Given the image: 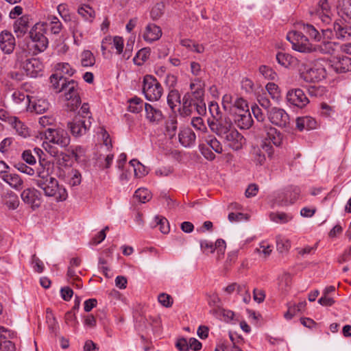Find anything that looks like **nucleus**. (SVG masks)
<instances>
[{
    "mask_svg": "<svg viewBox=\"0 0 351 351\" xmlns=\"http://www.w3.org/2000/svg\"><path fill=\"white\" fill-rule=\"evenodd\" d=\"M300 77L306 82H315L322 80L326 77V71L324 66L317 63L311 65L304 61L298 66Z\"/></svg>",
    "mask_w": 351,
    "mask_h": 351,
    "instance_id": "nucleus-1",
    "label": "nucleus"
},
{
    "mask_svg": "<svg viewBox=\"0 0 351 351\" xmlns=\"http://www.w3.org/2000/svg\"><path fill=\"white\" fill-rule=\"evenodd\" d=\"M36 185L43 191L45 196L53 197L57 202L64 201L68 197L66 189L60 185L55 178L39 182Z\"/></svg>",
    "mask_w": 351,
    "mask_h": 351,
    "instance_id": "nucleus-2",
    "label": "nucleus"
},
{
    "mask_svg": "<svg viewBox=\"0 0 351 351\" xmlns=\"http://www.w3.org/2000/svg\"><path fill=\"white\" fill-rule=\"evenodd\" d=\"M143 93L149 101H158L163 93V88L158 80L150 75L143 77Z\"/></svg>",
    "mask_w": 351,
    "mask_h": 351,
    "instance_id": "nucleus-3",
    "label": "nucleus"
},
{
    "mask_svg": "<svg viewBox=\"0 0 351 351\" xmlns=\"http://www.w3.org/2000/svg\"><path fill=\"white\" fill-rule=\"evenodd\" d=\"M304 32L293 31L287 35V38L292 44L294 50L302 53L311 52L312 44Z\"/></svg>",
    "mask_w": 351,
    "mask_h": 351,
    "instance_id": "nucleus-4",
    "label": "nucleus"
},
{
    "mask_svg": "<svg viewBox=\"0 0 351 351\" xmlns=\"http://www.w3.org/2000/svg\"><path fill=\"white\" fill-rule=\"evenodd\" d=\"M45 23H36L29 32V37L34 43V48L38 52L44 51L48 46V40L44 35Z\"/></svg>",
    "mask_w": 351,
    "mask_h": 351,
    "instance_id": "nucleus-5",
    "label": "nucleus"
},
{
    "mask_svg": "<svg viewBox=\"0 0 351 351\" xmlns=\"http://www.w3.org/2000/svg\"><path fill=\"white\" fill-rule=\"evenodd\" d=\"M53 163L45 159L39 158V165L35 170L36 177L34 182L36 184L39 182L47 180L53 178Z\"/></svg>",
    "mask_w": 351,
    "mask_h": 351,
    "instance_id": "nucleus-6",
    "label": "nucleus"
},
{
    "mask_svg": "<svg viewBox=\"0 0 351 351\" xmlns=\"http://www.w3.org/2000/svg\"><path fill=\"white\" fill-rule=\"evenodd\" d=\"M287 100L291 105L299 108H304L309 103V99L300 88L289 90L287 93Z\"/></svg>",
    "mask_w": 351,
    "mask_h": 351,
    "instance_id": "nucleus-7",
    "label": "nucleus"
},
{
    "mask_svg": "<svg viewBox=\"0 0 351 351\" xmlns=\"http://www.w3.org/2000/svg\"><path fill=\"white\" fill-rule=\"evenodd\" d=\"M68 127L71 132H84L91 129L90 117L82 114L75 116L72 121L68 123Z\"/></svg>",
    "mask_w": 351,
    "mask_h": 351,
    "instance_id": "nucleus-8",
    "label": "nucleus"
},
{
    "mask_svg": "<svg viewBox=\"0 0 351 351\" xmlns=\"http://www.w3.org/2000/svg\"><path fill=\"white\" fill-rule=\"evenodd\" d=\"M22 200L31 206L33 209L37 208L41 204V194L40 193L34 189L28 188L25 189L21 194Z\"/></svg>",
    "mask_w": 351,
    "mask_h": 351,
    "instance_id": "nucleus-9",
    "label": "nucleus"
},
{
    "mask_svg": "<svg viewBox=\"0 0 351 351\" xmlns=\"http://www.w3.org/2000/svg\"><path fill=\"white\" fill-rule=\"evenodd\" d=\"M333 31L337 39L343 41L351 40V26L346 24L343 20L339 19L335 21Z\"/></svg>",
    "mask_w": 351,
    "mask_h": 351,
    "instance_id": "nucleus-10",
    "label": "nucleus"
},
{
    "mask_svg": "<svg viewBox=\"0 0 351 351\" xmlns=\"http://www.w3.org/2000/svg\"><path fill=\"white\" fill-rule=\"evenodd\" d=\"M267 137H264L261 144V147L267 153L268 157L273 154L271 143L276 146H280L282 140V133H266Z\"/></svg>",
    "mask_w": 351,
    "mask_h": 351,
    "instance_id": "nucleus-11",
    "label": "nucleus"
},
{
    "mask_svg": "<svg viewBox=\"0 0 351 351\" xmlns=\"http://www.w3.org/2000/svg\"><path fill=\"white\" fill-rule=\"evenodd\" d=\"M16 47V40L12 34L7 30L0 34V49L5 54L13 53Z\"/></svg>",
    "mask_w": 351,
    "mask_h": 351,
    "instance_id": "nucleus-12",
    "label": "nucleus"
},
{
    "mask_svg": "<svg viewBox=\"0 0 351 351\" xmlns=\"http://www.w3.org/2000/svg\"><path fill=\"white\" fill-rule=\"evenodd\" d=\"M22 69L26 75L30 77H36L43 71V64L38 58L27 59Z\"/></svg>",
    "mask_w": 351,
    "mask_h": 351,
    "instance_id": "nucleus-13",
    "label": "nucleus"
},
{
    "mask_svg": "<svg viewBox=\"0 0 351 351\" xmlns=\"http://www.w3.org/2000/svg\"><path fill=\"white\" fill-rule=\"evenodd\" d=\"M268 117L271 123L280 128L285 127L289 121V115L280 108H273L267 112Z\"/></svg>",
    "mask_w": 351,
    "mask_h": 351,
    "instance_id": "nucleus-14",
    "label": "nucleus"
},
{
    "mask_svg": "<svg viewBox=\"0 0 351 351\" xmlns=\"http://www.w3.org/2000/svg\"><path fill=\"white\" fill-rule=\"evenodd\" d=\"M331 68L337 73H344L351 71V58L346 56L335 57L330 60Z\"/></svg>",
    "mask_w": 351,
    "mask_h": 351,
    "instance_id": "nucleus-15",
    "label": "nucleus"
},
{
    "mask_svg": "<svg viewBox=\"0 0 351 351\" xmlns=\"http://www.w3.org/2000/svg\"><path fill=\"white\" fill-rule=\"evenodd\" d=\"M209 126L213 132H237V129L233 128V123L230 118L221 117L215 120L212 121L209 123Z\"/></svg>",
    "mask_w": 351,
    "mask_h": 351,
    "instance_id": "nucleus-16",
    "label": "nucleus"
},
{
    "mask_svg": "<svg viewBox=\"0 0 351 351\" xmlns=\"http://www.w3.org/2000/svg\"><path fill=\"white\" fill-rule=\"evenodd\" d=\"M330 6L328 0H320L315 12L311 11V14H315L321 19L323 23H329L330 19Z\"/></svg>",
    "mask_w": 351,
    "mask_h": 351,
    "instance_id": "nucleus-17",
    "label": "nucleus"
},
{
    "mask_svg": "<svg viewBox=\"0 0 351 351\" xmlns=\"http://www.w3.org/2000/svg\"><path fill=\"white\" fill-rule=\"evenodd\" d=\"M276 60L278 63L285 68H295L298 70V66L302 60L293 57L289 53L278 52L276 54Z\"/></svg>",
    "mask_w": 351,
    "mask_h": 351,
    "instance_id": "nucleus-18",
    "label": "nucleus"
},
{
    "mask_svg": "<svg viewBox=\"0 0 351 351\" xmlns=\"http://www.w3.org/2000/svg\"><path fill=\"white\" fill-rule=\"evenodd\" d=\"M45 138L53 145L65 147L70 143V136L68 133H44Z\"/></svg>",
    "mask_w": 351,
    "mask_h": 351,
    "instance_id": "nucleus-19",
    "label": "nucleus"
},
{
    "mask_svg": "<svg viewBox=\"0 0 351 351\" xmlns=\"http://www.w3.org/2000/svg\"><path fill=\"white\" fill-rule=\"evenodd\" d=\"M162 36V29L161 28L154 24L149 23L145 29V32L143 34V39L149 43H152L154 41L158 40Z\"/></svg>",
    "mask_w": 351,
    "mask_h": 351,
    "instance_id": "nucleus-20",
    "label": "nucleus"
},
{
    "mask_svg": "<svg viewBox=\"0 0 351 351\" xmlns=\"http://www.w3.org/2000/svg\"><path fill=\"white\" fill-rule=\"evenodd\" d=\"M224 135L228 145L234 150L241 149L245 142L241 133H222Z\"/></svg>",
    "mask_w": 351,
    "mask_h": 351,
    "instance_id": "nucleus-21",
    "label": "nucleus"
},
{
    "mask_svg": "<svg viewBox=\"0 0 351 351\" xmlns=\"http://www.w3.org/2000/svg\"><path fill=\"white\" fill-rule=\"evenodd\" d=\"M195 101L191 97L189 93H186L182 99V106L179 108V112L181 116H190L193 109H195Z\"/></svg>",
    "mask_w": 351,
    "mask_h": 351,
    "instance_id": "nucleus-22",
    "label": "nucleus"
},
{
    "mask_svg": "<svg viewBox=\"0 0 351 351\" xmlns=\"http://www.w3.org/2000/svg\"><path fill=\"white\" fill-rule=\"evenodd\" d=\"M296 127L302 131L303 130H313L317 129L318 123L311 117H302L296 119Z\"/></svg>",
    "mask_w": 351,
    "mask_h": 351,
    "instance_id": "nucleus-23",
    "label": "nucleus"
},
{
    "mask_svg": "<svg viewBox=\"0 0 351 351\" xmlns=\"http://www.w3.org/2000/svg\"><path fill=\"white\" fill-rule=\"evenodd\" d=\"M204 83L199 78H197L190 84V88L192 90L191 97L195 101H204Z\"/></svg>",
    "mask_w": 351,
    "mask_h": 351,
    "instance_id": "nucleus-24",
    "label": "nucleus"
},
{
    "mask_svg": "<svg viewBox=\"0 0 351 351\" xmlns=\"http://www.w3.org/2000/svg\"><path fill=\"white\" fill-rule=\"evenodd\" d=\"M253 120L250 112L236 114L234 123L240 130H248L252 125Z\"/></svg>",
    "mask_w": 351,
    "mask_h": 351,
    "instance_id": "nucleus-25",
    "label": "nucleus"
},
{
    "mask_svg": "<svg viewBox=\"0 0 351 351\" xmlns=\"http://www.w3.org/2000/svg\"><path fill=\"white\" fill-rule=\"evenodd\" d=\"M338 44L331 41H323L320 44L313 45L312 51H318L321 53H332L337 48Z\"/></svg>",
    "mask_w": 351,
    "mask_h": 351,
    "instance_id": "nucleus-26",
    "label": "nucleus"
},
{
    "mask_svg": "<svg viewBox=\"0 0 351 351\" xmlns=\"http://www.w3.org/2000/svg\"><path fill=\"white\" fill-rule=\"evenodd\" d=\"M29 24V16L27 15L22 16L14 24V31L16 34L17 37H22L27 32Z\"/></svg>",
    "mask_w": 351,
    "mask_h": 351,
    "instance_id": "nucleus-27",
    "label": "nucleus"
},
{
    "mask_svg": "<svg viewBox=\"0 0 351 351\" xmlns=\"http://www.w3.org/2000/svg\"><path fill=\"white\" fill-rule=\"evenodd\" d=\"M49 103L45 99H38L34 102L29 103L27 106V110L36 114H42L48 110Z\"/></svg>",
    "mask_w": 351,
    "mask_h": 351,
    "instance_id": "nucleus-28",
    "label": "nucleus"
},
{
    "mask_svg": "<svg viewBox=\"0 0 351 351\" xmlns=\"http://www.w3.org/2000/svg\"><path fill=\"white\" fill-rule=\"evenodd\" d=\"M337 10L343 20H351V0H338Z\"/></svg>",
    "mask_w": 351,
    "mask_h": 351,
    "instance_id": "nucleus-29",
    "label": "nucleus"
},
{
    "mask_svg": "<svg viewBox=\"0 0 351 351\" xmlns=\"http://www.w3.org/2000/svg\"><path fill=\"white\" fill-rule=\"evenodd\" d=\"M60 90L64 92L65 98L75 95H79L78 84L73 80H67L61 84Z\"/></svg>",
    "mask_w": 351,
    "mask_h": 351,
    "instance_id": "nucleus-30",
    "label": "nucleus"
},
{
    "mask_svg": "<svg viewBox=\"0 0 351 351\" xmlns=\"http://www.w3.org/2000/svg\"><path fill=\"white\" fill-rule=\"evenodd\" d=\"M3 180L15 189L19 190L23 188V181L18 174L8 172L3 176Z\"/></svg>",
    "mask_w": 351,
    "mask_h": 351,
    "instance_id": "nucleus-31",
    "label": "nucleus"
},
{
    "mask_svg": "<svg viewBox=\"0 0 351 351\" xmlns=\"http://www.w3.org/2000/svg\"><path fill=\"white\" fill-rule=\"evenodd\" d=\"M300 29L311 40L319 41L322 38L321 34L319 31L311 24L302 23L300 25Z\"/></svg>",
    "mask_w": 351,
    "mask_h": 351,
    "instance_id": "nucleus-32",
    "label": "nucleus"
},
{
    "mask_svg": "<svg viewBox=\"0 0 351 351\" xmlns=\"http://www.w3.org/2000/svg\"><path fill=\"white\" fill-rule=\"evenodd\" d=\"M146 117L151 122L158 123L162 119V112L149 104H145Z\"/></svg>",
    "mask_w": 351,
    "mask_h": 351,
    "instance_id": "nucleus-33",
    "label": "nucleus"
},
{
    "mask_svg": "<svg viewBox=\"0 0 351 351\" xmlns=\"http://www.w3.org/2000/svg\"><path fill=\"white\" fill-rule=\"evenodd\" d=\"M232 110L230 112L234 113L235 114H243L249 112V107L247 101L243 98H238L235 100L232 106Z\"/></svg>",
    "mask_w": 351,
    "mask_h": 351,
    "instance_id": "nucleus-34",
    "label": "nucleus"
},
{
    "mask_svg": "<svg viewBox=\"0 0 351 351\" xmlns=\"http://www.w3.org/2000/svg\"><path fill=\"white\" fill-rule=\"evenodd\" d=\"M178 137L179 142L184 147L193 145L196 139L195 133H178Z\"/></svg>",
    "mask_w": 351,
    "mask_h": 351,
    "instance_id": "nucleus-35",
    "label": "nucleus"
},
{
    "mask_svg": "<svg viewBox=\"0 0 351 351\" xmlns=\"http://www.w3.org/2000/svg\"><path fill=\"white\" fill-rule=\"evenodd\" d=\"M180 94L178 90L173 89L169 91L167 96V104L171 110H174L178 104H180Z\"/></svg>",
    "mask_w": 351,
    "mask_h": 351,
    "instance_id": "nucleus-36",
    "label": "nucleus"
},
{
    "mask_svg": "<svg viewBox=\"0 0 351 351\" xmlns=\"http://www.w3.org/2000/svg\"><path fill=\"white\" fill-rule=\"evenodd\" d=\"M289 190H286L285 191H282L279 193L277 196L275 197L273 205H278V206H287L290 203V199H289Z\"/></svg>",
    "mask_w": 351,
    "mask_h": 351,
    "instance_id": "nucleus-37",
    "label": "nucleus"
},
{
    "mask_svg": "<svg viewBox=\"0 0 351 351\" xmlns=\"http://www.w3.org/2000/svg\"><path fill=\"white\" fill-rule=\"evenodd\" d=\"M50 81L56 92L60 93L62 92V90H60L61 84H62L63 82H66V78L64 77L61 73H55L50 77Z\"/></svg>",
    "mask_w": 351,
    "mask_h": 351,
    "instance_id": "nucleus-38",
    "label": "nucleus"
},
{
    "mask_svg": "<svg viewBox=\"0 0 351 351\" xmlns=\"http://www.w3.org/2000/svg\"><path fill=\"white\" fill-rule=\"evenodd\" d=\"M67 101L66 104V110L69 111H75L81 104L80 95H75L65 98Z\"/></svg>",
    "mask_w": 351,
    "mask_h": 351,
    "instance_id": "nucleus-39",
    "label": "nucleus"
},
{
    "mask_svg": "<svg viewBox=\"0 0 351 351\" xmlns=\"http://www.w3.org/2000/svg\"><path fill=\"white\" fill-rule=\"evenodd\" d=\"M14 102L16 104L24 103L27 106L31 103V99L28 95H25L21 90H15L12 95Z\"/></svg>",
    "mask_w": 351,
    "mask_h": 351,
    "instance_id": "nucleus-40",
    "label": "nucleus"
},
{
    "mask_svg": "<svg viewBox=\"0 0 351 351\" xmlns=\"http://www.w3.org/2000/svg\"><path fill=\"white\" fill-rule=\"evenodd\" d=\"M95 62V57L90 51L86 50L82 53L81 64L83 66H93Z\"/></svg>",
    "mask_w": 351,
    "mask_h": 351,
    "instance_id": "nucleus-41",
    "label": "nucleus"
},
{
    "mask_svg": "<svg viewBox=\"0 0 351 351\" xmlns=\"http://www.w3.org/2000/svg\"><path fill=\"white\" fill-rule=\"evenodd\" d=\"M3 203L9 210H15L19 207V200L16 195L10 194L4 198Z\"/></svg>",
    "mask_w": 351,
    "mask_h": 351,
    "instance_id": "nucleus-42",
    "label": "nucleus"
},
{
    "mask_svg": "<svg viewBox=\"0 0 351 351\" xmlns=\"http://www.w3.org/2000/svg\"><path fill=\"white\" fill-rule=\"evenodd\" d=\"M129 111L134 113H138L143 109V100L141 98L134 97L129 100Z\"/></svg>",
    "mask_w": 351,
    "mask_h": 351,
    "instance_id": "nucleus-43",
    "label": "nucleus"
},
{
    "mask_svg": "<svg viewBox=\"0 0 351 351\" xmlns=\"http://www.w3.org/2000/svg\"><path fill=\"white\" fill-rule=\"evenodd\" d=\"M134 197L138 199L141 203H145L149 201L152 196L150 192L147 189L141 188L135 191Z\"/></svg>",
    "mask_w": 351,
    "mask_h": 351,
    "instance_id": "nucleus-44",
    "label": "nucleus"
},
{
    "mask_svg": "<svg viewBox=\"0 0 351 351\" xmlns=\"http://www.w3.org/2000/svg\"><path fill=\"white\" fill-rule=\"evenodd\" d=\"M270 219L276 223H284L292 219V217L285 213H271L269 215Z\"/></svg>",
    "mask_w": 351,
    "mask_h": 351,
    "instance_id": "nucleus-45",
    "label": "nucleus"
},
{
    "mask_svg": "<svg viewBox=\"0 0 351 351\" xmlns=\"http://www.w3.org/2000/svg\"><path fill=\"white\" fill-rule=\"evenodd\" d=\"M28 52L25 49L17 50L15 53V66L23 67L25 61L27 59Z\"/></svg>",
    "mask_w": 351,
    "mask_h": 351,
    "instance_id": "nucleus-46",
    "label": "nucleus"
},
{
    "mask_svg": "<svg viewBox=\"0 0 351 351\" xmlns=\"http://www.w3.org/2000/svg\"><path fill=\"white\" fill-rule=\"evenodd\" d=\"M165 5L162 2H159L155 4L152 8L150 16L153 20H157L161 17L164 13Z\"/></svg>",
    "mask_w": 351,
    "mask_h": 351,
    "instance_id": "nucleus-47",
    "label": "nucleus"
},
{
    "mask_svg": "<svg viewBox=\"0 0 351 351\" xmlns=\"http://www.w3.org/2000/svg\"><path fill=\"white\" fill-rule=\"evenodd\" d=\"M78 13L86 20L92 21L95 17V11L89 5H84L78 9Z\"/></svg>",
    "mask_w": 351,
    "mask_h": 351,
    "instance_id": "nucleus-48",
    "label": "nucleus"
},
{
    "mask_svg": "<svg viewBox=\"0 0 351 351\" xmlns=\"http://www.w3.org/2000/svg\"><path fill=\"white\" fill-rule=\"evenodd\" d=\"M155 221L156 225L159 226V229L162 234H167L169 232V223L165 217L156 216L155 217Z\"/></svg>",
    "mask_w": 351,
    "mask_h": 351,
    "instance_id": "nucleus-49",
    "label": "nucleus"
},
{
    "mask_svg": "<svg viewBox=\"0 0 351 351\" xmlns=\"http://www.w3.org/2000/svg\"><path fill=\"white\" fill-rule=\"evenodd\" d=\"M158 302L166 308H169L173 305V298L165 293H160L158 296Z\"/></svg>",
    "mask_w": 351,
    "mask_h": 351,
    "instance_id": "nucleus-50",
    "label": "nucleus"
},
{
    "mask_svg": "<svg viewBox=\"0 0 351 351\" xmlns=\"http://www.w3.org/2000/svg\"><path fill=\"white\" fill-rule=\"evenodd\" d=\"M259 72L267 79L274 80L277 76L276 73L270 67L266 65H261L259 67Z\"/></svg>",
    "mask_w": 351,
    "mask_h": 351,
    "instance_id": "nucleus-51",
    "label": "nucleus"
},
{
    "mask_svg": "<svg viewBox=\"0 0 351 351\" xmlns=\"http://www.w3.org/2000/svg\"><path fill=\"white\" fill-rule=\"evenodd\" d=\"M207 302L208 305L213 308L220 309L221 300L216 293H211L207 295Z\"/></svg>",
    "mask_w": 351,
    "mask_h": 351,
    "instance_id": "nucleus-52",
    "label": "nucleus"
},
{
    "mask_svg": "<svg viewBox=\"0 0 351 351\" xmlns=\"http://www.w3.org/2000/svg\"><path fill=\"white\" fill-rule=\"evenodd\" d=\"M277 250L283 253L287 252L291 247V243L289 240L278 238L276 241Z\"/></svg>",
    "mask_w": 351,
    "mask_h": 351,
    "instance_id": "nucleus-53",
    "label": "nucleus"
},
{
    "mask_svg": "<svg viewBox=\"0 0 351 351\" xmlns=\"http://www.w3.org/2000/svg\"><path fill=\"white\" fill-rule=\"evenodd\" d=\"M62 25L59 19L56 16H51L50 21V29L51 33L53 34H58L61 29Z\"/></svg>",
    "mask_w": 351,
    "mask_h": 351,
    "instance_id": "nucleus-54",
    "label": "nucleus"
},
{
    "mask_svg": "<svg viewBox=\"0 0 351 351\" xmlns=\"http://www.w3.org/2000/svg\"><path fill=\"white\" fill-rule=\"evenodd\" d=\"M266 89L268 93L271 95L272 99L277 100L280 97V91L278 90V86L276 84L269 82L266 85Z\"/></svg>",
    "mask_w": 351,
    "mask_h": 351,
    "instance_id": "nucleus-55",
    "label": "nucleus"
},
{
    "mask_svg": "<svg viewBox=\"0 0 351 351\" xmlns=\"http://www.w3.org/2000/svg\"><path fill=\"white\" fill-rule=\"evenodd\" d=\"M199 150L202 154L208 160H213L215 158V154L212 152L211 149L206 145H199Z\"/></svg>",
    "mask_w": 351,
    "mask_h": 351,
    "instance_id": "nucleus-56",
    "label": "nucleus"
},
{
    "mask_svg": "<svg viewBox=\"0 0 351 351\" xmlns=\"http://www.w3.org/2000/svg\"><path fill=\"white\" fill-rule=\"evenodd\" d=\"M72 177L69 180V184L71 186H76L80 184L82 181V176L80 171L77 169H72Z\"/></svg>",
    "mask_w": 351,
    "mask_h": 351,
    "instance_id": "nucleus-57",
    "label": "nucleus"
},
{
    "mask_svg": "<svg viewBox=\"0 0 351 351\" xmlns=\"http://www.w3.org/2000/svg\"><path fill=\"white\" fill-rule=\"evenodd\" d=\"M51 142L46 140L43 143V148L52 156L56 157L58 156V149L53 145Z\"/></svg>",
    "mask_w": 351,
    "mask_h": 351,
    "instance_id": "nucleus-58",
    "label": "nucleus"
},
{
    "mask_svg": "<svg viewBox=\"0 0 351 351\" xmlns=\"http://www.w3.org/2000/svg\"><path fill=\"white\" fill-rule=\"evenodd\" d=\"M10 124L16 132H24L26 129L25 125L19 121L16 117H11L10 119Z\"/></svg>",
    "mask_w": 351,
    "mask_h": 351,
    "instance_id": "nucleus-59",
    "label": "nucleus"
},
{
    "mask_svg": "<svg viewBox=\"0 0 351 351\" xmlns=\"http://www.w3.org/2000/svg\"><path fill=\"white\" fill-rule=\"evenodd\" d=\"M64 319L66 324L68 325L76 326V325L78 324V322L77 321V318L75 314V311L73 310L68 311L65 314Z\"/></svg>",
    "mask_w": 351,
    "mask_h": 351,
    "instance_id": "nucleus-60",
    "label": "nucleus"
},
{
    "mask_svg": "<svg viewBox=\"0 0 351 351\" xmlns=\"http://www.w3.org/2000/svg\"><path fill=\"white\" fill-rule=\"evenodd\" d=\"M254 161L256 163V165H263L265 162V156L261 152V150L258 149H254Z\"/></svg>",
    "mask_w": 351,
    "mask_h": 351,
    "instance_id": "nucleus-61",
    "label": "nucleus"
},
{
    "mask_svg": "<svg viewBox=\"0 0 351 351\" xmlns=\"http://www.w3.org/2000/svg\"><path fill=\"white\" fill-rule=\"evenodd\" d=\"M200 247L204 253H213L215 247L212 242L208 240H202L200 241Z\"/></svg>",
    "mask_w": 351,
    "mask_h": 351,
    "instance_id": "nucleus-62",
    "label": "nucleus"
},
{
    "mask_svg": "<svg viewBox=\"0 0 351 351\" xmlns=\"http://www.w3.org/2000/svg\"><path fill=\"white\" fill-rule=\"evenodd\" d=\"M208 108L213 117V121H215L221 117V112L219 111V107L217 102H211L208 106Z\"/></svg>",
    "mask_w": 351,
    "mask_h": 351,
    "instance_id": "nucleus-63",
    "label": "nucleus"
},
{
    "mask_svg": "<svg viewBox=\"0 0 351 351\" xmlns=\"http://www.w3.org/2000/svg\"><path fill=\"white\" fill-rule=\"evenodd\" d=\"M217 153L222 152V147L220 143L215 138H210L207 141V145Z\"/></svg>",
    "mask_w": 351,
    "mask_h": 351,
    "instance_id": "nucleus-64",
    "label": "nucleus"
}]
</instances>
